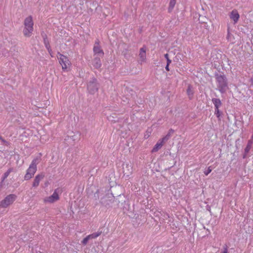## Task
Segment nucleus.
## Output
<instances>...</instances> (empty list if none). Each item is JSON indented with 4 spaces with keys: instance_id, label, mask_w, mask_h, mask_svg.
I'll return each instance as SVG.
<instances>
[{
    "instance_id": "nucleus-21",
    "label": "nucleus",
    "mask_w": 253,
    "mask_h": 253,
    "mask_svg": "<svg viewBox=\"0 0 253 253\" xmlns=\"http://www.w3.org/2000/svg\"><path fill=\"white\" fill-rule=\"evenodd\" d=\"M89 239H90V238L89 237L88 235V236H86L85 238H84L83 240V241H82V244H83V245H85L87 243V242H88V240H89Z\"/></svg>"
},
{
    "instance_id": "nucleus-1",
    "label": "nucleus",
    "mask_w": 253,
    "mask_h": 253,
    "mask_svg": "<svg viewBox=\"0 0 253 253\" xmlns=\"http://www.w3.org/2000/svg\"><path fill=\"white\" fill-rule=\"evenodd\" d=\"M23 35L26 37L32 36L34 31V22L32 16L26 17L24 21Z\"/></svg>"
},
{
    "instance_id": "nucleus-3",
    "label": "nucleus",
    "mask_w": 253,
    "mask_h": 253,
    "mask_svg": "<svg viewBox=\"0 0 253 253\" xmlns=\"http://www.w3.org/2000/svg\"><path fill=\"white\" fill-rule=\"evenodd\" d=\"M215 78L219 91L221 93H224L228 88L226 77L224 75L217 74L215 75Z\"/></svg>"
},
{
    "instance_id": "nucleus-23",
    "label": "nucleus",
    "mask_w": 253,
    "mask_h": 253,
    "mask_svg": "<svg viewBox=\"0 0 253 253\" xmlns=\"http://www.w3.org/2000/svg\"><path fill=\"white\" fill-rule=\"evenodd\" d=\"M214 114L217 118H219V117L220 116L221 113L219 111V108H215Z\"/></svg>"
},
{
    "instance_id": "nucleus-28",
    "label": "nucleus",
    "mask_w": 253,
    "mask_h": 253,
    "mask_svg": "<svg viewBox=\"0 0 253 253\" xmlns=\"http://www.w3.org/2000/svg\"><path fill=\"white\" fill-rule=\"evenodd\" d=\"M101 203L105 205H106L109 204L108 202H106L104 200H101Z\"/></svg>"
},
{
    "instance_id": "nucleus-10",
    "label": "nucleus",
    "mask_w": 253,
    "mask_h": 253,
    "mask_svg": "<svg viewBox=\"0 0 253 253\" xmlns=\"http://www.w3.org/2000/svg\"><path fill=\"white\" fill-rule=\"evenodd\" d=\"M123 172L125 175L128 176L132 172V166L129 164H126L123 167Z\"/></svg>"
},
{
    "instance_id": "nucleus-19",
    "label": "nucleus",
    "mask_w": 253,
    "mask_h": 253,
    "mask_svg": "<svg viewBox=\"0 0 253 253\" xmlns=\"http://www.w3.org/2000/svg\"><path fill=\"white\" fill-rule=\"evenodd\" d=\"M12 169H9L4 173L2 177V182H3L5 179H6L8 176V175H9Z\"/></svg>"
},
{
    "instance_id": "nucleus-15",
    "label": "nucleus",
    "mask_w": 253,
    "mask_h": 253,
    "mask_svg": "<svg viewBox=\"0 0 253 253\" xmlns=\"http://www.w3.org/2000/svg\"><path fill=\"white\" fill-rule=\"evenodd\" d=\"M253 144V141L252 140H249L248 142V144L247 146L246 147L244 151V154L243 155V158H245L247 157V154L251 150L252 145Z\"/></svg>"
},
{
    "instance_id": "nucleus-13",
    "label": "nucleus",
    "mask_w": 253,
    "mask_h": 253,
    "mask_svg": "<svg viewBox=\"0 0 253 253\" xmlns=\"http://www.w3.org/2000/svg\"><path fill=\"white\" fill-rule=\"evenodd\" d=\"M93 52L94 56H100L101 57H103L104 55V52L102 49H101L100 46L94 45L93 47Z\"/></svg>"
},
{
    "instance_id": "nucleus-22",
    "label": "nucleus",
    "mask_w": 253,
    "mask_h": 253,
    "mask_svg": "<svg viewBox=\"0 0 253 253\" xmlns=\"http://www.w3.org/2000/svg\"><path fill=\"white\" fill-rule=\"evenodd\" d=\"M44 43L45 46L46 48L47 49L48 51H50V46L49 42L47 41H46L45 40H44Z\"/></svg>"
},
{
    "instance_id": "nucleus-8",
    "label": "nucleus",
    "mask_w": 253,
    "mask_h": 253,
    "mask_svg": "<svg viewBox=\"0 0 253 253\" xmlns=\"http://www.w3.org/2000/svg\"><path fill=\"white\" fill-rule=\"evenodd\" d=\"M59 199V197L57 193V189H55L52 195L44 199V202L45 203H53Z\"/></svg>"
},
{
    "instance_id": "nucleus-12",
    "label": "nucleus",
    "mask_w": 253,
    "mask_h": 253,
    "mask_svg": "<svg viewBox=\"0 0 253 253\" xmlns=\"http://www.w3.org/2000/svg\"><path fill=\"white\" fill-rule=\"evenodd\" d=\"M44 174L41 173L36 176L33 183V186L37 187L39 186L40 181L43 178Z\"/></svg>"
},
{
    "instance_id": "nucleus-24",
    "label": "nucleus",
    "mask_w": 253,
    "mask_h": 253,
    "mask_svg": "<svg viewBox=\"0 0 253 253\" xmlns=\"http://www.w3.org/2000/svg\"><path fill=\"white\" fill-rule=\"evenodd\" d=\"M162 215H163V220H165L166 219H167L168 218H169V215L168 213H166V212H163V214H162Z\"/></svg>"
},
{
    "instance_id": "nucleus-16",
    "label": "nucleus",
    "mask_w": 253,
    "mask_h": 253,
    "mask_svg": "<svg viewBox=\"0 0 253 253\" xmlns=\"http://www.w3.org/2000/svg\"><path fill=\"white\" fill-rule=\"evenodd\" d=\"M211 101L214 105L215 108H219L221 106L222 103L219 99L213 98Z\"/></svg>"
},
{
    "instance_id": "nucleus-34",
    "label": "nucleus",
    "mask_w": 253,
    "mask_h": 253,
    "mask_svg": "<svg viewBox=\"0 0 253 253\" xmlns=\"http://www.w3.org/2000/svg\"><path fill=\"white\" fill-rule=\"evenodd\" d=\"M252 138H253V135H252Z\"/></svg>"
},
{
    "instance_id": "nucleus-7",
    "label": "nucleus",
    "mask_w": 253,
    "mask_h": 253,
    "mask_svg": "<svg viewBox=\"0 0 253 253\" xmlns=\"http://www.w3.org/2000/svg\"><path fill=\"white\" fill-rule=\"evenodd\" d=\"M57 58L59 60L60 64L62 66V69L63 70H65L66 69H67L70 64V62L68 57L58 52Z\"/></svg>"
},
{
    "instance_id": "nucleus-25",
    "label": "nucleus",
    "mask_w": 253,
    "mask_h": 253,
    "mask_svg": "<svg viewBox=\"0 0 253 253\" xmlns=\"http://www.w3.org/2000/svg\"><path fill=\"white\" fill-rule=\"evenodd\" d=\"M211 167H209L207 170L204 171V174L206 175H208L211 172Z\"/></svg>"
},
{
    "instance_id": "nucleus-20",
    "label": "nucleus",
    "mask_w": 253,
    "mask_h": 253,
    "mask_svg": "<svg viewBox=\"0 0 253 253\" xmlns=\"http://www.w3.org/2000/svg\"><path fill=\"white\" fill-rule=\"evenodd\" d=\"M101 234V232H97L95 233H93L91 234L88 235L90 239H95L100 236Z\"/></svg>"
},
{
    "instance_id": "nucleus-18",
    "label": "nucleus",
    "mask_w": 253,
    "mask_h": 253,
    "mask_svg": "<svg viewBox=\"0 0 253 253\" xmlns=\"http://www.w3.org/2000/svg\"><path fill=\"white\" fill-rule=\"evenodd\" d=\"M176 3V0H170L169 4V7L168 10L169 12H170L173 10Z\"/></svg>"
},
{
    "instance_id": "nucleus-29",
    "label": "nucleus",
    "mask_w": 253,
    "mask_h": 253,
    "mask_svg": "<svg viewBox=\"0 0 253 253\" xmlns=\"http://www.w3.org/2000/svg\"><path fill=\"white\" fill-rule=\"evenodd\" d=\"M166 70L168 71H169V65H167L166 67Z\"/></svg>"
},
{
    "instance_id": "nucleus-14",
    "label": "nucleus",
    "mask_w": 253,
    "mask_h": 253,
    "mask_svg": "<svg viewBox=\"0 0 253 253\" xmlns=\"http://www.w3.org/2000/svg\"><path fill=\"white\" fill-rule=\"evenodd\" d=\"M140 60L141 62H145L146 59V47L143 46L140 49V52L139 54Z\"/></svg>"
},
{
    "instance_id": "nucleus-31",
    "label": "nucleus",
    "mask_w": 253,
    "mask_h": 253,
    "mask_svg": "<svg viewBox=\"0 0 253 253\" xmlns=\"http://www.w3.org/2000/svg\"><path fill=\"white\" fill-rule=\"evenodd\" d=\"M49 53L50 54V55L51 56V57H52V50L50 48V51H48Z\"/></svg>"
},
{
    "instance_id": "nucleus-17",
    "label": "nucleus",
    "mask_w": 253,
    "mask_h": 253,
    "mask_svg": "<svg viewBox=\"0 0 253 253\" xmlns=\"http://www.w3.org/2000/svg\"><path fill=\"white\" fill-rule=\"evenodd\" d=\"M187 94L190 99H192L194 95V91L192 89V86L189 85L187 89Z\"/></svg>"
},
{
    "instance_id": "nucleus-2",
    "label": "nucleus",
    "mask_w": 253,
    "mask_h": 253,
    "mask_svg": "<svg viewBox=\"0 0 253 253\" xmlns=\"http://www.w3.org/2000/svg\"><path fill=\"white\" fill-rule=\"evenodd\" d=\"M39 162L40 159L38 158H36L33 160L29 168L26 170V173L24 176L25 180H29L34 175L37 169V166Z\"/></svg>"
},
{
    "instance_id": "nucleus-5",
    "label": "nucleus",
    "mask_w": 253,
    "mask_h": 253,
    "mask_svg": "<svg viewBox=\"0 0 253 253\" xmlns=\"http://www.w3.org/2000/svg\"><path fill=\"white\" fill-rule=\"evenodd\" d=\"M16 196L14 194H10L7 196L0 203V207L6 208L12 204L15 200Z\"/></svg>"
},
{
    "instance_id": "nucleus-9",
    "label": "nucleus",
    "mask_w": 253,
    "mask_h": 253,
    "mask_svg": "<svg viewBox=\"0 0 253 253\" xmlns=\"http://www.w3.org/2000/svg\"><path fill=\"white\" fill-rule=\"evenodd\" d=\"M94 59L92 60V64L93 66L96 69H99L101 67L102 63L100 59V56H94Z\"/></svg>"
},
{
    "instance_id": "nucleus-32",
    "label": "nucleus",
    "mask_w": 253,
    "mask_h": 253,
    "mask_svg": "<svg viewBox=\"0 0 253 253\" xmlns=\"http://www.w3.org/2000/svg\"><path fill=\"white\" fill-rule=\"evenodd\" d=\"M229 37H230V36H229V32H228V35H227V38H229Z\"/></svg>"
},
{
    "instance_id": "nucleus-6",
    "label": "nucleus",
    "mask_w": 253,
    "mask_h": 253,
    "mask_svg": "<svg viewBox=\"0 0 253 253\" xmlns=\"http://www.w3.org/2000/svg\"><path fill=\"white\" fill-rule=\"evenodd\" d=\"M98 89V85L97 83V80L95 78H92L89 82L87 85V90L88 92L92 94L96 93Z\"/></svg>"
},
{
    "instance_id": "nucleus-11",
    "label": "nucleus",
    "mask_w": 253,
    "mask_h": 253,
    "mask_svg": "<svg viewBox=\"0 0 253 253\" xmlns=\"http://www.w3.org/2000/svg\"><path fill=\"white\" fill-rule=\"evenodd\" d=\"M229 17L231 19L233 20L234 23L236 24L239 20L240 15L236 10H233L231 12Z\"/></svg>"
},
{
    "instance_id": "nucleus-27",
    "label": "nucleus",
    "mask_w": 253,
    "mask_h": 253,
    "mask_svg": "<svg viewBox=\"0 0 253 253\" xmlns=\"http://www.w3.org/2000/svg\"><path fill=\"white\" fill-rule=\"evenodd\" d=\"M167 65H169L171 62V60L169 58H168V59L167 60Z\"/></svg>"
},
{
    "instance_id": "nucleus-30",
    "label": "nucleus",
    "mask_w": 253,
    "mask_h": 253,
    "mask_svg": "<svg viewBox=\"0 0 253 253\" xmlns=\"http://www.w3.org/2000/svg\"><path fill=\"white\" fill-rule=\"evenodd\" d=\"M164 56L167 60L168 59V58H169V54L168 53L165 54Z\"/></svg>"
},
{
    "instance_id": "nucleus-33",
    "label": "nucleus",
    "mask_w": 253,
    "mask_h": 253,
    "mask_svg": "<svg viewBox=\"0 0 253 253\" xmlns=\"http://www.w3.org/2000/svg\"><path fill=\"white\" fill-rule=\"evenodd\" d=\"M0 139L2 140V141H4V140L0 136Z\"/></svg>"
},
{
    "instance_id": "nucleus-26",
    "label": "nucleus",
    "mask_w": 253,
    "mask_h": 253,
    "mask_svg": "<svg viewBox=\"0 0 253 253\" xmlns=\"http://www.w3.org/2000/svg\"><path fill=\"white\" fill-rule=\"evenodd\" d=\"M97 45L98 46H100L99 45V41L98 39H97L95 42L94 45Z\"/></svg>"
},
{
    "instance_id": "nucleus-4",
    "label": "nucleus",
    "mask_w": 253,
    "mask_h": 253,
    "mask_svg": "<svg viewBox=\"0 0 253 253\" xmlns=\"http://www.w3.org/2000/svg\"><path fill=\"white\" fill-rule=\"evenodd\" d=\"M171 131L173 132V130L172 129L170 130L169 132L165 136L158 141L152 150V152H156L162 148L164 144L170 138Z\"/></svg>"
}]
</instances>
